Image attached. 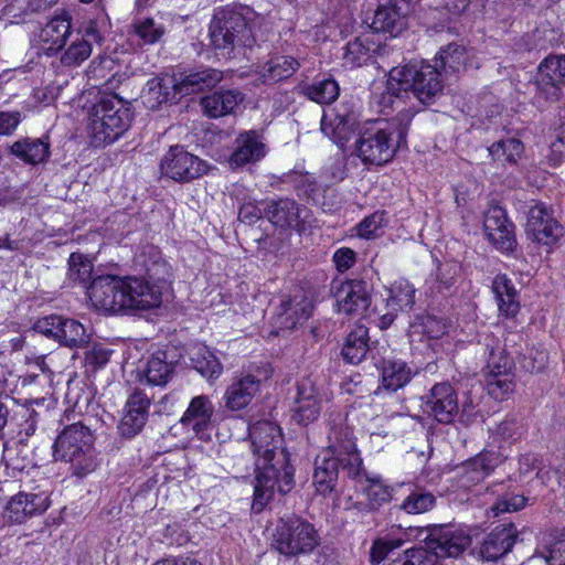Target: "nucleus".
Here are the masks:
<instances>
[{"label":"nucleus","instance_id":"nucleus-1","mask_svg":"<svg viewBox=\"0 0 565 565\" xmlns=\"http://www.w3.org/2000/svg\"><path fill=\"white\" fill-rule=\"evenodd\" d=\"M140 257L146 278L113 275L93 278L87 287V296L96 309L118 313L125 310H147L159 307L163 291L171 277L170 265L153 246Z\"/></svg>","mask_w":565,"mask_h":565},{"label":"nucleus","instance_id":"nucleus-2","mask_svg":"<svg viewBox=\"0 0 565 565\" xmlns=\"http://www.w3.org/2000/svg\"><path fill=\"white\" fill-rule=\"evenodd\" d=\"M253 454L256 457L254 507L264 505L277 491L286 494L294 488V467L289 454L282 448L280 428L264 420L249 428Z\"/></svg>","mask_w":565,"mask_h":565},{"label":"nucleus","instance_id":"nucleus-3","mask_svg":"<svg viewBox=\"0 0 565 565\" xmlns=\"http://www.w3.org/2000/svg\"><path fill=\"white\" fill-rule=\"evenodd\" d=\"M328 450L315 461L312 481L321 494L334 490L339 473L351 479L362 477V459L356 449L352 430L342 424H334L328 436Z\"/></svg>","mask_w":565,"mask_h":565},{"label":"nucleus","instance_id":"nucleus-4","mask_svg":"<svg viewBox=\"0 0 565 565\" xmlns=\"http://www.w3.org/2000/svg\"><path fill=\"white\" fill-rule=\"evenodd\" d=\"M444 88L441 73L437 65L422 63L393 67L388 73L386 93L381 104L399 108L405 99L414 97L424 105L436 102Z\"/></svg>","mask_w":565,"mask_h":565},{"label":"nucleus","instance_id":"nucleus-5","mask_svg":"<svg viewBox=\"0 0 565 565\" xmlns=\"http://www.w3.org/2000/svg\"><path fill=\"white\" fill-rule=\"evenodd\" d=\"M414 111L402 107L391 122L374 120L365 122L355 140L356 154L364 163L382 166L390 162L398 147L405 142L407 128Z\"/></svg>","mask_w":565,"mask_h":565},{"label":"nucleus","instance_id":"nucleus-6","mask_svg":"<svg viewBox=\"0 0 565 565\" xmlns=\"http://www.w3.org/2000/svg\"><path fill=\"white\" fill-rule=\"evenodd\" d=\"M255 20L242 11L220 8L210 25V46L217 56L232 58L243 49H252L256 42Z\"/></svg>","mask_w":565,"mask_h":565},{"label":"nucleus","instance_id":"nucleus-7","mask_svg":"<svg viewBox=\"0 0 565 565\" xmlns=\"http://www.w3.org/2000/svg\"><path fill=\"white\" fill-rule=\"evenodd\" d=\"M94 435L83 423H74L64 427L53 445V457L56 461L70 463L73 476L84 478L95 471L98 466L94 451Z\"/></svg>","mask_w":565,"mask_h":565},{"label":"nucleus","instance_id":"nucleus-8","mask_svg":"<svg viewBox=\"0 0 565 565\" xmlns=\"http://www.w3.org/2000/svg\"><path fill=\"white\" fill-rule=\"evenodd\" d=\"M131 122L129 108L117 96L100 98L89 110L88 130L95 147L108 145L121 137Z\"/></svg>","mask_w":565,"mask_h":565},{"label":"nucleus","instance_id":"nucleus-9","mask_svg":"<svg viewBox=\"0 0 565 565\" xmlns=\"http://www.w3.org/2000/svg\"><path fill=\"white\" fill-rule=\"evenodd\" d=\"M321 543L315 524L299 515L280 518L271 534V548L287 557L311 554Z\"/></svg>","mask_w":565,"mask_h":565},{"label":"nucleus","instance_id":"nucleus-10","mask_svg":"<svg viewBox=\"0 0 565 565\" xmlns=\"http://www.w3.org/2000/svg\"><path fill=\"white\" fill-rule=\"evenodd\" d=\"M417 539L441 557H457L471 544V536L454 525H430L419 531Z\"/></svg>","mask_w":565,"mask_h":565},{"label":"nucleus","instance_id":"nucleus-11","mask_svg":"<svg viewBox=\"0 0 565 565\" xmlns=\"http://www.w3.org/2000/svg\"><path fill=\"white\" fill-rule=\"evenodd\" d=\"M207 164L181 146L171 147L160 162L161 173L177 182H190L206 173Z\"/></svg>","mask_w":565,"mask_h":565},{"label":"nucleus","instance_id":"nucleus-12","mask_svg":"<svg viewBox=\"0 0 565 565\" xmlns=\"http://www.w3.org/2000/svg\"><path fill=\"white\" fill-rule=\"evenodd\" d=\"M103 41L104 38L95 21L84 23L75 33L72 32L67 41L68 45L61 55V63L65 66L82 64L90 56L93 46L100 45Z\"/></svg>","mask_w":565,"mask_h":565},{"label":"nucleus","instance_id":"nucleus-13","mask_svg":"<svg viewBox=\"0 0 565 565\" xmlns=\"http://www.w3.org/2000/svg\"><path fill=\"white\" fill-rule=\"evenodd\" d=\"M525 231L529 239L547 247L555 245L564 234L563 226L543 204H535L529 210Z\"/></svg>","mask_w":565,"mask_h":565},{"label":"nucleus","instance_id":"nucleus-14","mask_svg":"<svg viewBox=\"0 0 565 565\" xmlns=\"http://www.w3.org/2000/svg\"><path fill=\"white\" fill-rule=\"evenodd\" d=\"M423 409L439 423H451L459 412L458 397L454 387L447 382L435 384L424 397Z\"/></svg>","mask_w":565,"mask_h":565},{"label":"nucleus","instance_id":"nucleus-15","mask_svg":"<svg viewBox=\"0 0 565 565\" xmlns=\"http://www.w3.org/2000/svg\"><path fill=\"white\" fill-rule=\"evenodd\" d=\"M537 95L545 100H557L565 84V54H551L539 65Z\"/></svg>","mask_w":565,"mask_h":565},{"label":"nucleus","instance_id":"nucleus-16","mask_svg":"<svg viewBox=\"0 0 565 565\" xmlns=\"http://www.w3.org/2000/svg\"><path fill=\"white\" fill-rule=\"evenodd\" d=\"M483 227L489 242L502 253H511L516 247L514 225L508 220L505 211L500 206L489 209L484 216Z\"/></svg>","mask_w":565,"mask_h":565},{"label":"nucleus","instance_id":"nucleus-17","mask_svg":"<svg viewBox=\"0 0 565 565\" xmlns=\"http://www.w3.org/2000/svg\"><path fill=\"white\" fill-rule=\"evenodd\" d=\"M150 405V398L141 391L137 390L129 395L118 424V431L122 437L132 438L142 430L148 419Z\"/></svg>","mask_w":565,"mask_h":565},{"label":"nucleus","instance_id":"nucleus-18","mask_svg":"<svg viewBox=\"0 0 565 565\" xmlns=\"http://www.w3.org/2000/svg\"><path fill=\"white\" fill-rule=\"evenodd\" d=\"M72 22L68 14L52 18L36 34L40 50L47 56L61 52L72 35Z\"/></svg>","mask_w":565,"mask_h":565},{"label":"nucleus","instance_id":"nucleus-19","mask_svg":"<svg viewBox=\"0 0 565 565\" xmlns=\"http://www.w3.org/2000/svg\"><path fill=\"white\" fill-rule=\"evenodd\" d=\"M49 505L50 499L46 492H19L8 502L4 516L13 523H23L28 519L45 512Z\"/></svg>","mask_w":565,"mask_h":565},{"label":"nucleus","instance_id":"nucleus-20","mask_svg":"<svg viewBox=\"0 0 565 565\" xmlns=\"http://www.w3.org/2000/svg\"><path fill=\"white\" fill-rule=\"evenodd\" d=\"M262 205H264V216L277 227L299 230L303 222L302 213L306 210L294 199L265 200Z\"/></svg>","mask_w":565,"mask_h":565},{"label":"nucleus","instance_id":"nucleus-21","mask_svg":"<svg viewBox=\"0 0 565 565\" xmlns=\"http://www.w3.org/2000/svg\"><path fill=\"white\" fill-rule=\"evenodd\" d=\"M267 153L264 137L256 130L241 132L235 139V148L230 158L233 168H239L262 160Z\"/></svg>","mask_w":565,"mask_h":565},{"label":"nucleus","instance_id":"nucleus-22","mask_svg":"<svg viewBox=\"0 0 565 565\" xmlns=\"http://www.w3.org/2000/svg\"><path fill=\"white\" fill-rule=\"evenodd\" d=\"M370 305L371 297L365 281H347L337 291V306L340 313L362 316Z\"/></svg>","mask_w":565,"mask_h":565},{"label":"nucleus","instance_id":"nucleus-23","mask_svg":"<svg viewBox=\"0 0 565 565\" xmlns=\"http://www.w3.org/2000/svg\"><path fill=\"white\" fill-rule=\"evenodd\" d=\"M356 117L354 113L338 108L323 113L321 131L340 148H343L353 135Z\"/></svg>","mask_w":565,"mask_h":565},{"label":"nucleus","instance_id":"nucleus-24","mask_svg":"<svg viewBox=\"0 0 565 565\" xmlns=\"http://www.w3.org/2000/svg\"><path fill=\"white\" fill-rule=\"evenodd\" d=\"M259 379L253 374L234 377L223 395L224 408L231 412L245 408L259 391Z\"/></svg>","mask_w":565,"mask_h":565},{"label":"nucleus","instance_id":"nucleus-25","mask_svg":"<svg viewBox=\"0 0 565 565\" xmlns=\"http://www.w3.org/2000/svg\"><path fill=\"white\" fill-rule=\"evenodd\" d=\"M477 352L482 353L486 361L484 374H504L512 372L513 361L507 354L501 341L493 334H483L477 343Z\"/></svg>","mask_w":565,"mask_h":565},{"label":"nucleus","instance_id":"nucleus-26","mask_svg":"<svg viewBox=\"0 0 565 565\" xmlns=\"http://www.w3.org/2000/svg\"><path fill=\"white\" fill-rule=\"evenodd\" d=\"M321 412V397L309 380L297 386L292 419L299 425L315 422Z\"/></svg>","mask_w":565,"mask_h":565},{"label":"nucleus","instance_id":"nucleus-27","mask_svg":"<svg viewBox=\"0 0 565 565\" xmlns=\"http://www.w3.org/2000/svg\"><path fill=\"white\" fill-rule=\"evenodd\" d=\"M312 309L311 300L305 294L299 292L280 303L276 315V324L282 330H292L309 319Z\"/></svg>","mask_w":565,"mask_h":565},{"label":"nucleus","instance_id":"nucleus-28","mask_svg":"<svg viewBox=\"0 0 565 565\" xmlns=\"http://www.w3.org/2000/svg\"><path fill=\"white\" fill-rule=\"evenodd\" d=\"M223 79V72L212 67H200L180 78L174 77L173 89L181 96L215 87Z\"/></svg>","mask_w":565,"mask_h":565},{"label":"nucleus","instance_id":"nucleus-29","mask_svg":"<svg viewBox=\"0 0 565 565\" xmlns=\"http://www.w3.org/2000/svg\"><path fill=\"white\" fill-rule=\"evenodd\" d=\"M505 458L507 456L499 450L484 449L463 463L462 478L466 482L478 483L490 476Z\"/></svg>","mask_w":565,"mask_h":565},{"label":"nucleus","instance_id":"nucleus-30","mask_svg":"<svg viewBox=\"0 0 565 565\" xmlns=\"http://www.w3.org/2000/svg\"><path fill=\"white\" fill-rule=\"evenodd\" d=\"M516 529L513 524L497 526L483 540L480 555L486 561H497L507 554L515 543Z\"/></svg>","mask_w":565,"mask_h":565},{"label":"nucleus","instance_id":"nucleus-31","mask_svg":"<svg viewBox=\"0 0 565 565\" xmlns=\"http://www.w3.org/2000/svg\"><path fill=\"white\" fill-rule=\"evenodd\" d=\"M301 66L298 57L284 54H274L259 66L257 73L264 84H275L291 77Z\"/></svg>","mask_w":565,"mask_h":565},{"label":"nucleus","instance_id":"nucleus-32","mask_svg":"<svg viewBox=\"0 0 565 565\" xmlns=\"http://www.w3.org/2000/svg\"><path fill=\"white\" fill-rule=\"evenodd\" d=\"M215 408L207 395L194 396L183 413L180 423L195 433H201L211 426Z\"/></svg>","mask_w":565,"mask_h":565},{"label":"nucleus","instance_id":"nucleus-33","mask_svg":"<svg viewBox=\"0 0 565 565\" xmlns=\"http://www.w3.org/2000/svg\"><path fill=\"white\" fill-rule=\"evenodd\" d=\"M243 102V94L237 89H221L202 98L204 114L210 118L230 115Z\"/></svg>","mask_w":565,"mask_h":565},{"label":"nucleus","instance_id":"nucleus-34","mask_svg":"<svg viewBox=\"0 0 565 565\" xmlns=\"http://www.w3.org/2000/svg\"><path fill=\"white\" fill-rule=\"evenodd\" d=\"M406 13L397 3H391L375 11L371 26L375 32L388 33L390 36L395 38L406 29Z\"/></svg>","mask_w":565,"mask_h":565},{"label":"nucleus","instance_id":"nucleus-35","mask_svg":"<svg viewBox=\"0 0 565 565\" xmlns=\"http://www.w3.org/2000/svg\"><path fill=\"white\" fill-rule=\"evenodd\" d=\"M11 153L29 164H39L50 158L49 138H23L10 147Z\"/></svg>","mask_w":565,"mask_h":565},{"label":"nucleus","instance_id":"nucleus-36","mask_svg":"<svg viewBox=\"0 0 565 565\" xmlns=\"http://www.w3.org/2000/svg\"><path fill=\"white\" fill-rule=\"evenodd\" d=\"M415 371L403 360L383 359L381 362V381L384 388L397 391L413 377Z\"/></svg>","mask_w":565,"mask_h":565},{"label":"nucleus","instance_id":"nucleus-37","mask_svg":"<svg viewBox=\"0 0 565 565\" xmlns=\"http://www.w3.org/2000/svg\"><path fill=\"white\" fill-rule=\"evenodd\" d=\"M295 189L299 195H303L311 200L326 212H331L338 207V203L335 201L329 202L326 200V195L329 193L333 196L334 191L331 189L322 190L317 183L316 178L310 173L297 175L295 179Z\"/></svg>","mask_w":565,"mask_h":565},{"label":"nucleus","instance_id":"nucleus-38","mask_svg":"<svg viewBox=\"0 0 565 565\" xmlns=\"http://www.w3.org/2000/svg\"><path fill=\"white\" fill-rule=\"evenodd\" d=\"M380 49V44L375 43L370 35L358 36L345 45L344 65L360 67L366 64Z\"/></svg>","mask_w":565,"mask_h":565},{"label":"nucleus","instance_id":"nucleus-39","mask_svg":"<svg viewBox=\"0 0 565 565\" xmlns=\"http://www.w3.org/2000/svg\"><path fill=\"white\" fill-rule=\"evenodd\" d=\"M130 36L139 46L159 43L166 34L164 25L153 18H137L131 23Z\"/></svg>","mask_w":565,"mask_h":565},{"label":"nucleus","instance_id":"nucleus-40","mask_svg":"<svg viewBox=\"0 0 565 565\" xmlns=\"http://www.w3.org/2000/svg\"><path fill=\"white\" fill-rule=\"evenodd\" d=\"M369 351V329L362 324L356 326L348 334L341 354L350 364L362 362Z\"/></svg>","mask_w":565,"mask_h":565},{"label":"nucleus","instance_id":"nucleus-41","mask_svg":"<svg viewBox=\"0 0 565 565\" xmlns=\"http://www.w3.org/2000/svg\"><path fill=\"white\" fill-rule=\"evenodd\" d=\"M365 480L366 486L363 491L366 495V507L370 511L379 510L383 504L388 503L393 499L394 489L384 483L381 477H369L362 471V477L358 481Z\"/></svg>","mask_w":565,"mask_h":565},{"label":"nucleus","instance_id":"nucleus-42","mask_svg":"<svg viewBox=\"0 0 565 565\" xmlns=\"http://www.w3.org/2000/svg\"><path fill=\"white\" fill-rule=\"evenodd\" d=\"M173 371V364L167 361L166 352L158 351L148 359L143 374L148 384L163 386L171 380Z\"/></svg>","mask_w":565,"mask_h":565},{"label":"nucleus","instance_id":"nucleus-43","mask_svg":"<svg viewBox=\"0 0 565 565\" xmlns=\"http://www.w3.org/2000/svg\"><path fill=\"white\" fill-rule=\"evenodd\" d=\"M489 154L492 160L501 164L514 166L522 158L524 153L523 142L516 138H507L493 142L488 148Z\"/></svg>","mask_w":565,"mask_h":565},{"label":"nucleus","instance_id":"nucleus-44","mask_svg":"<svg viewBox=\"0 0 565 565\" xmlns=\"http://www.w3.org/2000/svg\"><path fill=\"white\" fill-rule=\"evenodd\" d=\"M301 92L310 100L318 104H331L338 98L340 88L334 79L323 78L303 85Z\"/></svg>","mask_w":565,"mask_h":565},{"label":"nucleus","instance_id":"nucleus-45","mask_svg":"<svg viewBox=\"0 0 565 565\" xmlns=\"http://www.w3.org/2000/svg\"><path fill=\"white\" fill-rule=\"evenodd\" d=\"M57 341L68 348H81L88 342V335L82 323L74 319L64 318Z\"/></svg>","mask_w":565,"mask_h":565},{"label":"nucleus","instance_id":"nucleus-46","mask_svg":"<svg viewBox=\"0 0 565 565\" xmlns=\"http://www.w3.org/2000/svg\"><path fill=\"white\" fill-rule=\"evenodd\" d=\"M466 49L459 44L450 43L439 52V64L443 71L447 74L448 72L457 73L466 67L467 62Z\"/></svg>","mask_w":565,"mask_h":565},{"label":"nucleus","instance_id":"nucleus-47","mask_svg":"<svg viewBox=\"0 0 565 565\" xmlns=\"http://www.w3.org/2000/svg\"><path fill=\"white\" fill-rule=\"evenodd\" d=\"M384 565H440V563L436 553L428 547H413L387 561Z\"/></svg>","mask_w":565,"mask_h":565},{"label":"nucleus","instance_id":"nucleus-48","mask_svg":"<svg viewBox=\"0 0 565 565\" xmlns=\"http://www.w3.org/2000/svg\"><path fill=\"white\" fill-rule=\"evenodd\" d=\"M391 296L388 298L387 305L395 310L399 308L401 310H411L415 303V288L409 281L405 279L396 280L391 289Z\"/></svg>","mask_w":565,"mask_h":565},{"label":"nucleus","instance_id":"nucleus-49","mask_svg":"<svg viewBox=\"0 0 565 565\" xmlns=\"http://www.w3.org/2000/svg\"><path fill=\"white\" fill-rule=\"evenodd\" d=\"M93 263L82 254L72 253L68 258L67 279L74 285H83L87 289V284L92 281Z\"/></svg>","mask_w":565,"mask_h":565},{"label":"nucleus","instance_id":"nucleus-50","mask_svg":"<svg viewBox=\"0 0 565 565\" xmlns=\"http://www.w3.org/2000/svg\"><path fill=\"white\" fill-rule=\"evenodd\" d=\"M173 78H152L147 83V92L143 95V103L149 108H156L169 99V88H173Z\"/></svg>","mask_w":565,"mask_h":565},{"label":"nucleus","instance_id":"nucleus-51","mask_svg":"<svg viewBox=\"0 0 565 565\" xmlns=\"http://www.w3.org/2000/svg\"><path fill=\"white\" fill-rule=\"evenodd\" d=\"M487 388L491 397L497 401H503L513 393L515 387L514 375L512 372L504 374H487Z\"/></svg>","mask_w":565,"mask_h":565},{"label":"nucleus","instance_id":"nucleus-52","mask_svg":"<svg viewBox=\"0 0 565 565\" xmlns=\"http://www.w3.org/2000/svg\"><path fill=\"white\" fill-rule=\"evenodd\" d=\"M436 499L430 492L413 491L401 504V509L408 514H419L429 511Z\"/></svg>","mask_w":565,"mask_h":565},{"label":"nucleus","instance_id":"nucleus-53","mask_svg":"<svg viewBox=\"0 0 565 565\" xmlns=\"http://www.w3.org/2000/svg\"><path fill=\"white\" fill-rule=\"evenodd\" d=\"M194 369L209 380L217 379L223 372V365L218 359L207 350L192 358Z\"/></svg>","mask_w":565,"mask_h":565},{"label":"nucleus","instance_id":"nucleus-54","mask_svg":"<svg viewBox=\"0 0 565 565\" xmlns=\"http://www.w3.org/2000/svg\"><path fill=\"white\" fill-rule=\"evenodd\" d=\"M403 544L402 540L380 537L376 539L370 550V561L373 565L380 564L384 561L391 552L395 548L401 547Z\"/></svg>","mask_w":565,"mask_h":565},{"label":"nucleus","instance_id":"nucleus-55","mask_svg":"<svg viewBox=\"0 0 565 565\" xmlns=\"http://www.w3.org/2000/svg\"><path fill=\"white\" fill-rule=\"evenodd\" d=\"M385 212H375L365 217L356 226L358 235L367 239L376 237L385 224Z\"/></svg>","mask_w":565,"mask_h":565},{"label":"nucleus","instance_id":"nucleus-56","mask_svg":"<svg viewBox=\"0 0 565 565\" xmlns=\"http://www.w3.org/2000/svg\"><path fill=\"white\" fill-rule=\"evenodd\" d=\"M461 266L458 262L450 260L443 263L438 266L436 279L439 285V289H449L457 281V277L460 274Z\"/></svg>","mask_w":565,"mask_h":565},{"label":"nucleus","instance_id":"nucleus-57","mask_svg":"<svg viewBox=\"0 0 565 565\" xmlns=\"http://www.w3.org/2000/svg\"><path fill=\"white\" fill-rule=\"evenodd\" d=\"M523 434L522 425L515 418L503 419L495 428L493 435L503 441L515 443Z\"/></svg>","mask_w":565,"mask_h":565},{"label":"nucleus","instance_id":"nucleus-58","mask_svg":"<svg viewBox=\"0 0 565 565\" xmlns=\"http://www.w3.org/2000/svg\"><path fill=\"white\" fill-rule=\"evenodd\" d=\"M64 317L51 315L42 319H39L35 323V329L44 335L52 337L57 340L58 333L61 332V326Z\"/></svg>","mask_w":565,"mask_h":565},{"label":"nucleus","instance_id":"nucleus-59","mask_svg":"<svg viewBox=\"0 0 565 565\" xmlns=\"http://www.w3.org/2000/svg\"><path fill=\"white\" fill-rule=\"evenodd\" d=\"M111 352V350H108L102 345H94L86 353V363L93 369H102L109 362Z\"/></svg>","mask_w":565,"mask_h":565},{"label":"nucleus","instance_id":"nucleus-60","mask_svg":"<svg viewBox=\"0 0 565 565\" xmlns=\"http://www.w3.org/2000/svg\"><path fill=\"white\" fill-rule=\"evenodd\" d=\"M264 216V205L258 206L253 201L243 203L238 211V218L242 222L254 224Z\"/></svg>","mask_w":565,"mask_h":565},{"label":"nucleus","instance_id":"nucleus-61","mask_svg":"<svg viewBox=\"0 0 565 565\" xmlns=\"http://www.w3.org/2000/svg\"><path fill=\"white\" fill-rule=\"evenodd\" d=\"M492 292L494 298L509 297L518 292L514 284L505 274H498L492 281Z\"/></svg>","mask_w":565,"mask_h":565},{"label":"nucleus","instance_id":"nucleus-62","mask_svg":"<svg viewBox=\"0 0 565 565\" xmlns=\"http://www.w3.org/2000/svg\"><path fill=\"white\" fill-rule=\"evenodd\" d=\"M501 316L513 318L520 310L519 294L515 292L509 297H499L495 299Z\"/></svg>","mask_w":565,"mask_h":565},{"label":"nucleus","instance_id":"nucleus-63","mask_svg":"<svg viewBox=\"0 0 565 565\" xmlns=\"http://www.w3.org/2000/svg\"><path fill=\"white\" fill-rule=\"evenodd\" d=\"M356 254L353 249L342 247L333 255V262L339 271H345L355 264Z\"/></svg>","mask_w":565,"mask_h":565},{"label":"nucleus","instance_id":"nucleus-64","mask_svg":"<svg viewBox=\"0 0 565 565\" xmlns=\"http://www.w3.org/2000/svg\"><path fill=\"white\" fill-rule=\"evenodd\" d=\"M547 565H565V540L554 542L546 556Z\"/></svg>","mask_w":565,"mask_h":565}]
</instances>
